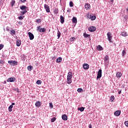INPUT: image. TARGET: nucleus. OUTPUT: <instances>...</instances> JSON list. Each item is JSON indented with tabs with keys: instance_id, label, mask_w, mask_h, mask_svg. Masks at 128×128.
I'll return each mask as SVG.
<instances>
[{
	"instance_id": "obj_1",
	"label": "nucleus",
	"mask_w": 128,
	"mask_h": 128,
	"mask_svg": "<svg viewBox=\"0 0 128 128\" xmlns=\"http://www.w3.org/2000/svg\"><path fill=\"white\" fill-rule=\"evenodd\" d=\"M28 8L26 6L23 5L22 6L20 7V10H21L22 11L20 14L21 16H24V14H26L28 12Z\"/></svg>"
},
{
	"instance_id": "obj_2",
	"label": "nucleus",
	"mask_w": 128,
	"mask_h": 128,
	"mask_svg": "<svg viewBox=\"0 0 128 128\" xmlns=\"http://www.w3.org/2000/svg\"><path fill=\"white\" fill-rule=\"evenodd\" d=\"M107 36L108 42H112V36L110 32H108L107 33Z\"/></svg>"
},
{
	"instance_id": "obj_3",
	"label": "nucleus",
	"mask_w": 128,
	"mask_h": 128,
	"mask_svg": "<svg viewBox=\"0 0 128 128\" xmlns=\"http://www.w3.org/2000/svg\"><path fill=\"white\" fill-rule=\"evenodd\" d=\"M46 28H41L40 26H38L37 28V32H46Z\"/></svg>"
},
{
	"instance_id": "obj_4",
	"label": "nucleus",
	"mask_w": 128,
	"mask_h": 128,
	"mask_svg": "<svg viewBox=\"0 0 128 128\" xmlns=\"http://www.w3.org/2000/svg\"><path fill=\"white\" fill-rule=\"evenodd\" d=\"M8 63L10 64V66H18V62L16 60H9Z\"/></svg>"
},
{
	"instance_id": "obj_5",
	"label": "nucleus",
	"mask_w": 128,
	"mask_h": 128,
	"mask_svg": "<svg viewBox=\"0 0 128 128\" xmlns=\"http://www.w3.org/2000/svg\"><path fill=\"white\" fill-rule=\"evenodd\" d=\"M102 69H100L97 74L96 80H98L99 78H102Z\"/></svg>"
},
{
	"instance_id": "obj_6",
	"label": "nucleus",
	"mask_w": 128,
	"mask_h": 128,
	"mask_svg": "<svg viewBox=\"0 0 128 128\" xmlns=\"http://www.w3.org/2000/svg\"><path fill=\"white\" fill-rule=\"evenodd\" d=\"M44 8L46 12H50V6H48V5L46 4H44Z\"/></svg>"
},
{
	"instance_id": "obj_7",
	"label": "nucleus",
	"mask_w": 128,
	"mask_h": 128,
	"mask_svg": "<svg viewBox=\"0 0 128 128\" xmlns=\"http://www.w3.org/2000/svg\"><path fill=\"white\" fill-rule=\"evenodd\" d=\"M96 28L94 26H90L88 28L89 32H96Z\"/></svg>"
},
{
	"instance_id": "obj_8",
	"label": "nucleus",
	"mask_w": 128,
	"mask_h": 128,
	"mask_svg": "<svg viewBox=\"0 0 128 128\" xmlns=\"http://www.w3.org/2000/svg\"><path fill=\"white\" fill-rule=\"evenodd\" d=\"M28 36L30 38V40H34V34H32V33L29 32H28Z\"/></svg>"
},
{
	"instance_id": "obj_9",
	"label": "nucleus",
	"mask_w": 128,
	"mask_h": 128,
	"mask_svg": "<svg viewBox=\"0 0 128 128\" xmlns=\"http://www.w3.org/2000/svg\"><path fill=\"white\" fill-rule=\"evenodd\" d=\"M15 78H10L7 80L8 82H14L16 80Z\"/></svg>"
},
{
	"instance_id": "obj_10",
	"label": "nucleus",
	"mask_w": 128,
	"mask_h": 128,
	"mask_svg": "<svg viewBox=\"0 0 128 128\" xmlns=\"http://www.w3.org/2000/svg\"><path fill=\"white\" fill-rule=\"evenodd\" d=\"M90 68V66L88 64H83V68L84 70H88Z\"/></svg>"
},
{
	"instance_id": "obj_11",
	"label": "nucleus",
	"mask_w": 128,
	"mask_h": 128,
	"mask_svg": "<svg viewBox=\"0 0 128 128\" xmlns=\"http://www.w3.org/2000/svg\"><path fill=\"white\" fill-rule=\"evenodd\" d=\"M62 118L63 120H68V116H66V114H62Z\"/></svg>"
},
{
	"instance_id": "obj_12",
	"label": "nucleus",
	"mask_w": 128,
	"mask_h": 128,
	"mask_svg": "<svg viewBox=\"0 0 128 128\" xmlns=\"http://www.w3.org/2000/svg\"><path fill=\"white\" fill-rule=\"evenodd\" d=\"M72 72H69L68 74L67 78H70L72 80Z\"/></svg>"
},
{
	"instance_id": "obj_13",
	"label": "nucleus",
	"mask_w": 128,
	"mask_h": 128,
	"mask_svg": "<svg viewBox=\"0 0 128 128\" xmlns=\"http://www.w3.org/2000/svg\"><path fill=\"white\" fill-rule=\"evenodd\" d=\"M114 116H120V110H117L114 113Z\"/></svg>"
},
{
	"instance_id": "obj_14",
	"label": "nucleus",
	"mask_w": 128,
	"mask_h": 128,
	"mask_svg": "<svg viewBox=\"0 0 128 128\" xmlns=\"http://www.w3.org/2000/svg\"><path fill=\"white\" fill-rule=\"evenodd\" d=\"M60 22L61 24H64V18L62 16H60Z\"/></svg>"
},
{
	"instance_id": "obj_15",
	"label": "nucleus",
	"mask_w": 128,
	"mask_h": 128,
	"mask_svg": "<svg viewBox=\"0 0 128 128\" xmlns=\"http://www.w3.org/2000/svg\"><path fill=\"white\" fill-rule=\"evenodd\" d=\"M120 36H128V32H122Z\"/></svg>"
},
{
	"instance_id": "obj_16",
	"label": "nucleus",
	"mask_w": 128,
	"mask_h": 128,
	"mask_svg": "<svg viewBox=\"0 0 128 128\" xmlns=\"http://www.w3.org/2000/svg\"><path fill=\"white\" fill-rule=\"evenodd\" d=\"M85 8H86V10H89V8H90V4L87 3L85 4Z\"/></svg>"
},
{
	"instance_id": "obj_17",
	"label": "nucleus",
	"mask_w": 128,
	"mask_h": 128,
	"mask_svg": "<svg viewBox=\"0 0 128 128\" xmlns=\"http://www.w3.org/2000/svg\"><path fill=\"white\" fill-rule=\"evenodd\" d=\"M16 44L17 46H20V44H22V41L20 40H17Z\"/></svg>"
},
{
	"instance_id": "obj_18",
	"label": "nucleus",
	"mask_w": 128,
	"mask_h": 128,
	"mask_svg": "<svg viewBox=\"0 0 128 128\" xmlns=\"http://www.w3.org/2000/svg\"><path fill=\"white\" fill-rule=\"evenodd\" d=\"M73 24H76L78 22V20L76 17H73L72 19Z\"/></svg>"
},
{
	"instance_id": "obj_19",
	"label": "nucleus",
	"mask_w": 128,
	"mask_h": 128,
	"mask_svg": "<svg viewBox=\"0 0 128 128\" xmlns=\"http://www.w3.org/2000/svg\"><path fill=\"white\" fill-rule=\"evenodd\" d=\"M40 104H42V103L40 101L36 102L35 104V106H36L37 108H40Z\"/></svg>"
},
{
	"instance_id": "obj_20",
	"label": "nucleus",
	"mask_w": 128,
	"mask_h": 128,
	"mask_svg": "<svg viewBox=\"0 0 128 128\" xmlns=\"http://www.w3.org/2000/svg\"><path fill=\"white\" fill-rule=\"evenodd\" d=\"M96 50H98L100 51L102 50H104V48L102 46H100V45H98L96 48Z\"/></svg>"
},
{
	"instance_id": "obj_21",
	"label": "nucleus",
	"mask_w": 128,
	"mask_h": 128,
	"mask_svg": "<svg viewBox=\"0 0 128 128\" xmlns=\"http://www.w3.org/2000/svg\"><path fill=\"white\" fill-rule=\"evenodd\" d=\"M62 58L60 57L58 58L56 60V62H62Z\"/></svg>"
},
{
	"instance_id": "obj_22",
	"label": "nucleus",
	"mask_w": 128,
	"mask_h": 128,
	"mask_svg": "<svg viewBox=\"0 0 128 128\" xmlns=\"http://www.w3.org/2000/svg\"><path fill=\"white\" fill-rule=\"evenodd\" d=\"M90 18L91 19V20H95L96 18V16H91L90 15Z\"/></svg>"
},
{
	"instance_id": "obj_23",
	"label": "nucleus",
	"mask_w": 128,
	"mask_h": 128,
	"mask_svg": "<svg viewBox=\"0 0 128 128\" xmlns=\"http://www.w3.org/2000/svg\"><path fill=\"white\" fill-rule=\"evenodd\" d=\"M61 34H62L60 33V30L58 29V34H57V36L58 37V38H60Z\"/></svg>"
},
{
	"instance_id": "obj_24",
	"label": "nucleus",
	"mask_w": 128,
	"mask_h": 128,
	"mask_svg": "<svg viewBox=\"0 0 128 128\" xmlns=\"http://www.w3.org/2000/svg\"><path fill=\"white\" fill-rule=\"evenodd\" d=\"M54 14H58V8H56L54 10Z\"/></svg>"
},
{
	"instance_id": "obj_25",
	"label": "nucleus",
	"mask_w": 128,
	"mask_h": 128,
	"mask_svg": "<svg viewBox=\"0 0 128 128\" xmlns=\"http://www.w3.org/2000/svg\"><path fill=\"white\" fill-rule=\"evenodd\" d=\"M116 76L117 78H120V76H122V72H118L116 74Z\"/></svg>"
},
{
	"instance_id": "obj_26",
	"label": "nucleus",
	"mask_w": 128,
	"mask_h": 128,
	"mask_svg": "<svg viewBox=\"0 0 128 128\" xmlns=\"http://www.w3.org/2000/svg\"><path fill=\"white\" fill-rule=\"evenodd\" d=\"M12 108H14V106L12 105H10L9 106L8 110L9 112H12Z\"/></svg>"
},
{
	"instance_id": "obj_27",
	"label": "nucleus",
	"mask_w": 128,
	"mask_h": 128,
	"mask_svg": "<svg viewBox=\"0 0 128 128\" xmlns=\"http://www.w3.org/2000/svg\"><path fill=\"white\" fill-rule=\"evenodd\" d=\"M10 34L11 36H14L16 34V30H12L10 31Z\"/></svg>"
},
{
	"instance_id": "obj_28",
	"label": "nucleus",
	"mask_w": 128,
	"mask_h": 128,
	"mask_svg": "<svg viewBox=\"0 0 128 128\" xmlns=\"http://www.w3.org/2000/svg\"><path fill=\"white\" fill-rule=\"evenodd\" d=\"M83 36L84 38H90V35L87 34L86 33H84Z\"/></svg>"
},
{
	"instance_id": "obj_29",
	"label": "nucleus",
	"mask_w": 128,
	"mask_h": 128,
	"mask_svg": "<svg viewBox=\"0 0 128 128\" xmlns=\"http://www.w3.org/2000/svg\"><path fill=\"white\" fill-rule=\"evenodd\" d=\"M32 68H34V67H32V66H28V70H30H30H32Z\"/></svg>"
},
{
	"instance_id": "obj_30",
	"label": "nucleus",
	"mask_w": 128,
	"mask_h": 128,
	"mask_svg": "<svg viewBox=\"0 0 128 128\" xmlns=\"http://www.w3.org/2000/svg\"><path fill=\"white\" fill-rule=\"evenodd\" d=\"M67 84H72V80L68 78H67Z\"/></svg>"
},
{
	"instance_id": "obj_31",
	"label": "nucleus",
	"mask_w": 128,
	"mask_h": 128,
	"mask_svg": "<svg viewBox=\"0 0 128 128\" xmlns=\"http://www.w3.org/2000/svg\"><path fill=\"white\" fill-rule=\"evenodd\" d=\"M78 110H80V112H82L84 110V107H82L80 108H78Z\"/></svg>"
},
{
	"instance_id": "obj_32",
	"label": "nucleus",
	"mask_w": 128,
	"mask_h": 128,
	"mask_svg": "<svg viewBox=\"0 0 128 128\" xmlns=\"http://www.w3.org/2000/svg\"><path fill=\"white\" fill-rule=\"evenodd\" d=\"M77 91L78 92H84V90H82V88H78L77 90Z\"/></svg>"
},
{
	"instance_id": "obj_33",
	"label": "nucleus",
	"mask_w": 128,
	"mask_h": 128,
	"mask_svg": "<svg viewBox=\"0 0 128 128\" xmlns=\"http://www.w3.org/2000/svg\"><path fill=\"white\" fill-rule=\"evenodd\" d=\"M110 100H111V102H114V96H112L110 97Z\"/></svg>"
},
{
	"instance_id": "obj_34",
	"label": "nucleus",
	"mask_w": 128,
	"mask_h": 128,
	"mask_svg": "<svg viewBox=\"0 0 128 128\" xmlns=\"http://www.w3.org/2000/svg\"><path fill=\"white\" fill-rule=\"evenodd\" d=\"M70 6L71 8H72V6H74V3L72 2V1L70 2Z\"/></svg>"
},
{
	"instance_id": "obj_35",
	"label": "nucleus",
	"mask_w": 128,
	"mask_h": 128,
	"mask_svg": "<svg viewBox=\"0 0 128 128\" xmlns=\"http://www.w3.org/2000/svg\"><path fill=\"white\" fill-rule=\"evenodd\" d=\"M24 16H20L18 17V19L22 20H24Z\"/></svg>"
},
{
	"instance_id": "obj_36",
	"label": "nucleus",
	"mask_w": 128,
	"mask_h": 128,
	"mask_svg": "<svg viewBox=\"0 0 128 128\" xmlns=\"http://www.w3.org/2000/svg\"><path fill=\"white\" fill-rule=\"evenodd\" d=\"M104 60H108V55H106L105 56Z\"/></svg>"
},
{
	"instance_id": "obj_37",
	"label": "nucleus",
	"mask_w": 128,
	"mask_h": 128,
	"mask_svg": "<svg viewBox=\"0 0 128 128\" xmlns=\"http://www.w3.org/2000/svg\"><path fill=\"white\" fill-rule=\"evenodd\" d=\"M56 118H52L50 120L51 122H56Z\"/></svg>"
},
{
	"instance_id": "obj_38",
	"label": "nucleus",
	"mask_w": 128,
	"mask_h": 128,
	"mask_svg": "<svg viewBox=\"0 0 128 128\" xmlns=\"http://www.w3.org/2000/svg\"><path fill=\"white\" fill-rule=\"evenodd\" d=\"M37 84H42V80H38L36 82Z\"/></svg>"
},
{
	"instance_id": "obj_39",
	"label": "nucleus",
	"mask_w": 128,
	"mask_h": 128,
	"mask_svg": "<svg viewBox=\"0 0 128 128\" xmlns=\"http://www.w3.org/2000/svg\"><path fill=\"white\" fill-rule=\"evenodd\" d=\"M14 4H16V1L12 0L11 2V4L12 6H14Z\"/></svg>"
},
{
	"instance_id": "obj_40",
	"label": "nucleus",
	"mask_w": 128,
	"mask_h": 128,
	"mask_svg": "<svg viewBox=\"0 0 128 128\" xmlns=\"http://www.w3.org/2000/svg\"><path fill=\"white\" fill-rule=\"evenodd\" d=\"M41 22H42V20L40 19H37L36 20V22H37V24H40Z\"/></svg>"
},
{
	"instance_id": "obj_41",
	"label": "nucleus",
	"mask_w": 128,
	"mask_h": 128,
	"mask_svg": "<svg viewBox=\"0 0 128 128\" xmlns=\"http://www.w3.org/2000/svg\"><path fill=\"white\" fill-rule=\"evenodd\" d=\"M122 56H126V50H122Z\"/></svg>"
},
{
	"instance_id": "obj_42",
	"label": "nucleus",
	"mask_w": 128,
	"mask_h": 128,
	"mask_svg": "<svg viewBox=\"0 0 128 128\" xmlns=\"http://www.w3.org/2000/svg\"><path fill=\"white\" fill-rule=\"evenodd\" d=\"M76 40V38L74 37H72L70 38V42H74Z\"/></svg>"
},
{
	"instance_id": "obj_43",
	"label": "nucleus",
	"mask_w": 128,
	"mask_h": 128,
	"mask_svg": "<svg viewBox=\"0 0 128 128\" xmlns=\"http://www.w3.org/2000/svg\"><path fill=\"white\" fill-rule=\"evenodd\" d=\"M4 44H0V50H2V48H4Z\"/></svg>"
},
{
	"instance_id": "obj_44",
	"label": "nucleus",
	"mask_w": 128,
	"mask_h": 128,
	"mask_svg": "<svg viewBox=\"0 0 128 128\" xmlns=\"http://www.w3.org/2000/svg\"><path fill=\"white\" fill-rule=\"evenodd\" d=\"M14 90H15V92H20V90L18 88H14Z\"/></svg>"
},
{
	"instance_id": "obj_45",
	"label": "nucleus",
	"mask_w": 128,
	"mask_h": 128,
	"mask_svg": "<svg viewBox=\"0 0 128 128\" xmlns=\"http://www.w3.org/2000/svg\"><path fill=\"white\" fill-rule=\"evenodd\" d=\"M0 64H4V62L3 60H0Z\"/></svg>"
},
{
	"instance_id": "obj_46",
	"label": "nucleus",
	"mask_w": 128,
	"mask_h": 128,
	"mask_svg": "<svg viewBox=\"0 0 128 128\" xmlns=\"http://www.w3.org/2000/svg\"><path fill=\"white\" fill-rule=\"evenodd\" d=\"M50 107L52 108H54V106H52V103H50Z\"/></svg>"
},
{
	"instance_id": "obj_47",
	"label": "nucleus",
	"mask_w": 128,
	"mask_h": 128,
	"mask_svg": "<svg viewBox=\"0 0 128 128\" xmlns=\"http://www.w3.org/2000/svg\"><path fill=\"white\" fill-rule=\"evenodd\" d=\"M124 124H125V126H126L128 127V121L125 122Z\"/></svg>"
},
{
	"instance_id": "obj_48",
	"label": "nucleus",
	"mask_w": 128,
	"mask_h": 128,
	"mask_svg": "<svg viewBox=\"0 0 128 128\" xmlns=\"http://www.w3.org/2000/svg\"><path fill=\"white\" fill-rule=\"evenodd\" d=\"M21 2H26V0H20Z\"/></svg>"
},
{
	"instance_id": "obj_49",
	"label": "nucleus",
	"mask_w": 128,
	"mask_h": 128,
	"mask_svg": "<svg viewBox=\"0 0 128 128\" xmlns=\"http://www.w3.org/2000/svg\"><path fill=\"white\" fill-rule=\"evenodd\" d=\"M68 12H70V8H68L67 10Z\"/></svg>"
},
{
	"instance_id": "obj_50",
	"label": "nucleus",
	"mask_w": 128,
	"mask_h": 128,
	"mask_svg": "<svg viewBox=\"0 0 128 128\" xmlns=\"http://www.w3.org/2000/svg\"><path fill=\"white\" fill-rule=\"evenodd\" d=\"M118 94H122V90H120L118 92Z\"/></svg>"
},
{
	"instance_id": "obj_51",
	"label": "nucleus",
	"mask_w": 128,
	"mask_h": 128,
	"mask_svg": "<svg viewBox=\"0 0 128 128\" xmlns=\"http://www.w3.org/2000/svg\"><path fill=\"white\" fill-rule=\"evenodd\" d=\"M89 16H90V14H88L86 15V18H88Z\"/></svg>"
},
{
	"instance_id": "obj_52",
	"label": "nucleus",
	"mask_w": 128,
	"mask_h": 128,
	"mask_svg": "<svg viewBox=\"0 0 128 128\" xmlns=\"http://www.w3.org/2000/svg\"><path fill=\"white\" fill-rule=\"evenodd\" d=\"M88 127H89V128H92V125L91 124H90L88 126Z\"/></svg>"
},
{
	"instance_id": "obj_53",
	"label": "nucleus",
	"mask_w": 128,
	"mask_h": 128,
	"mask_svg": "<svg viewBox=\"0 0 128 128\" xmlns=\"http://www.w3.org/2000/svg\"><path fill=\"white\" fill-rule=\"evenodd\" d=\"M16 104L15 103H12V106H14Z\"/></svg>"
},
{
	"instance_id": "obj_54",
	"label": "nucleus",
	"mask_w": 128,
	"mask_h": 128,
	"mask_svg": "<svg viewBox=\"0 0 128 128\" xmlns=\"http://www.w3.org/2000/svg\"><path fill=\"white\" fill-rule=\"evenodd\" d=\"M114 2V0H110V2Z\"/></svg>"
}]
</instances>
